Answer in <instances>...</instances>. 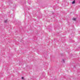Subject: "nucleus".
Instances as JSON below:
<instances>
[{
	"label": "nucleus",
	"instance_id": "1",
	"mask_svg": "<svg viewBox=\"0 0 80 80\" xmlns=\"http://www.w3.org/2000/svg\"><path fill=\"white\" fill-rule=\"evenodd\" d=\"M75 3V1H74L73 2H72V4H74Z\"/></svg>",
	"mask_w": 80,
	"mask_h": 80
},
{
	"label": "nucleus",
	"instance_id": "2",
	"mask_svg": "<svg viewBox=\"0 0 80 80\" xmlns=\"http://www.w3.org/2000/svg\"><path fill=\"white\" fill-rule=\"evenodd\" d=\"M62 62H63V63H65V60H64V59H62Z\"/></svg>",
	"mask_w": 80,
	"mask_h": 80
},
{
	"label": "nucleus",
	"instance_id": "3",
	"mask_svg": "<svg viewBox=\"0 0 80 80\" xmlns=\"http://www.w3.org/2000/svg\"><path fill=\"white\" fill-rule=\"evenodd\" d=\"M73 20H74V21H75V20H76V18H73Z\"/></svg>",
	"mask_w": 80,
	"mask_h": 80
},
{
	"label": "nucleus",
	"instance_id": "4",
	"mask_svg": "<svg viewBox=\"0 0 80 80\" xmlns=\"http://www.w3.org/2000/svg\"><path fill=\"white\" fill-rule=\"evenodd\" d=\"M7 20H5L4 21V22H5V23H7Z\"/></svg>",
	"mask_w": 80,
	"mask_h": 80
},
{
	"label": "nucleus",
	"instance_id": "5",
	"mask_svg": "<svg viewBox=\"0 0 80 80\" xmlns=\"http://www.w3.org/2000/svg\"><path fill=\"white\" fill-rule=\"evenodd\" d=\"M22 79V80L24 78H23V77H22L21 78Z\"/></svg>",
	"mask_w": 80,
	"mask_h": 80
}]
</instances>
